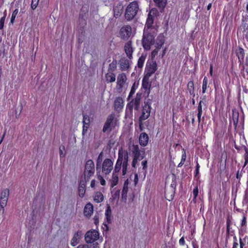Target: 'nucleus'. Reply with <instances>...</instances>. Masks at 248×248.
<instances>
[{"label": "nucleus", "instance_id": "nucleus-1", "mask_svg": "<svg viewBox=\"0 0 248 248\" xmlns=\"http://www.w3.org/2000/svg\"><path fill=\"white\" fill-rule=\"evenodd\" d=\"M128 155L121 148L119 150L118 157L113 173L118 174L122 167L123 175H125L127 170Z\"/></svg>", "mask_w": 248, "mask_h": 248}, {"label": "nucleus", "instance_id": "nucleus-2", "mask_svg": "<svg viewBox=\"0 0 248 248\" xmlns=\"http://www.w3.org/2000/svg\"><path fill=\"white\" fill-rule=\"evenodd\" d=\"M157 32L144 31L142 39V45L143 48L146 50H149L151 47L155 44V37Z\"/></svg>", "mask_w": 248, "mask_h": 248}, {"label": "nucleus", "instance_id": "nucleus-3", "mask_svg": "<svg viewBox=\"0 0 248 248\" xmlns=\"http://www.w3.org/2000/svg\"><path fill=\"white\" fill-rule=\"evenodd\" d=\"M139 9V4L137 1H134L130 3L125 9V19L128 21L133 19L137 14Z\"/></svg>", "mask_w": 248, "mask_h": 248}, {"label": "nucleus", "instance_id": "nucleus-4", "mask_svg": "<svg viewBox=\"0 0 248 248\" xmlns=\"http://www.w3.org/2000/svg\"><path fill=\"white\" fill-rule=\"evenodd\" d=\"M95 173V166L93 161L92 159H88L85 162L83 171V177L82 179L89 181Z\"/></svg>", "mask_w": 248, "mask_h": 248}, {"label": "nucleus", "instance_id": "nucleus-5", "mask_svg": "<svg viewBox=\"0 0 248 248\" xmlns=\"http://www.w3.org/2000/svg\"><path fill=\"white\" fill-rule=\"evenodd\" d=\"M117 120L115 118L114 114H110L106 120L103 128V132L104 133L108 131H111L113 128L117 125Z\"/></svg>", "mask_w": 248, "mask_h": 248}, {"label": "nucleus", "instance_id": "nucleus-6", "mask_svg": "<svg viewBox=\"0 0 248 248\" xmlns=\"http://www.w3.org/2000/svg\"><path fill=\"white\" fill-rule=\"evenodd\" d=\"M113 168V162L109 158H106L101 164L102 173L103 175H107L109 174Z\"/></svg>", "mask_w": 248, "mask_h": 248}, {"label": "nucleus", "instance_id": "nucleus-7", "mask_svg": "<svg viewBox=\"0 0 248 248\" xmlns=\"http://www.w3.org/2000/svg\"><path fill=\"white\" fill-rule=\"evenodd\" d=\"M99 232L96 230L89 231L85 235V241L87 243H93L99 238Z\"/></svg>", "mask_w": 248, "mask_h": 248}, {"label": "nucleus", "instance_id": "nucleus-8", "mask_svg": "<svg viewBox=\"0 0 248 248\" xmlns=\"http://www.w3.org/2000/svg\"><path fill=\"white\" fill-rule=\"evenodd\" d=\"M141 99V94L137 93L135 99H133L128 105L129 109L132 110L133 108H134L135 110H138L140 108Z\"/></svg>", "mask_w": 248, "mask_h": 248}, {"label": "nucleus", "instance_id": "nucleus-9", "mask_svg": "<svg viewBox=\"0 0 248 248\" xmlns=\"http://www.w3.org/2000/svg\"><path fill=\"white\" fill-rule=\"evenodd\" d=\"M154 18L148 16L144 31L157 32V29L155 26L153 25Z\"/></svg>", "mask_w": 248, "mask_h": 248}, {"label": "nucleus", "instance_id": "nucleus-10", "mask_svg": "<svg viewBox=\"0 0 248 248\" xmlns=\"http://www.w3.org/2000/svg\"><path fill=\"white\" fill-rule=\"evenodd\" d=\"M150 112L151 106L150 104L145 103L142 108L141 115L140 117V121L141 122L142 121L147 119L150 116Z\"/></svg>", "mask_w": 248, "mask_h": 248}, {"label": "nucleus", "instance_id": "nucleus-11", "mask_svg": "<svg viewBox=\"0 0 248 248\" xmlns=\"http://www.w3.org/2000/svg\"><path fill=\"white\" fill-rule=\"evenodd\" d=\"M131 33L132 29L130 26H124L120 29V34L123 39H128L131 35Z\"/></svg>", "mask_w": 248, "mask_h": 248}, {"label": "nucleus", "instance_id": "nucleus-12", "mask_svg": "<svg viewBox=\"0 0 248 248\" xmlns=\"http://www.w3.org/2000/svg\"><path fill=\"white\" fill-rule=\"evenodd\" d=\"M83 235L81 231H78L75 232L71 240L70 244L72 247L77 246L80 241Z\"/></svg>", "mask_w": 248, "mask_h": 248}, {"label": "nucleus", "instance_id": "nucleus-13", "mask_svg": "<svg viewBox=\"0 0 248 248\" xmlns=\"http://www.w3.org/2000/svg\"><path fill=\"white\" fill-rule=\"evenodd\" d=\"M127 80V78L124 73H122L118 76L117 79V88L121 91Z\"/></svg>", "mask_w": 248, "mask_h": 248}, {"label": "nucleus", "instance_id": "nucleus-14", "mask_svg": "<svg viewBox=\"0 0 248 248\" xmlns=\"http://www.w3.org/2000/svg\"><path fill=\"white\" fill-rule=\"evenodd\" d=\"M149 78L145 76L142 81V88L145 90V93L148 95L150 92L151 83L149 82Z\"/></svg>", "mask_w": 248, "mask_h": 248}, {"label": "nucleus", "instance_id": "nucleus-15", "mask_svg": "<svg viewBox=\"0 0 248 248\" xmlns=\"http://www.w3.org/2000/svg\"><path fill=\"white\" fill-rule=\"evenodd\" d=\"M124 51L129 59L133 58L132 54L134 51V48L132 47V42L130 41H128L124 45Z\"/></svg>", "mask_w": 248, "mask_h": 248}, {"label": "nucleus", "instance_id": "nucleus-16", "mask_svg": "<svg viewBox=\"0 0 248 248\" xmlns=\"http://www.w3.org/2000/svg\"><path fill=\"white\" fill-rule=\"evenodd\" d=\"M123 10L124 7L123 4L119 2L113 8L114 16L116 18L120 17L123 13Z\"/></svg>", "mask_w": 248, "mask_h": 248}, {"label": "nucleus", "instance_id": "nucleus-17", "mask_svg": "<svg viewBox=\"0 0 248 248\" xmlns=\"http://www.w3.org/2000/svg\"><path fill=\"white\" fill-rule=\"evenodd\" d=\"M89 181L81 179L78 187V195L81 198H83L85 193L86 184Z\"/></svg>", "mask_w": 248, "mask_h": 248}, {"label": "nucleus", "instance_id": "nucleus-18", "mask_svg": "<svg viewBox=\"0 0 248 248\" xmlns=\"http://www.w3.org/2000/svg\"><path fill=\"white\" fill-rule=\"evenodd\" d=\"M124 102L123 99L121 97H117L114 102V109L116 111H119L123 108Z\"/></svg>", "mask_w": 248, "mask_h": 248}, {"label": "nucleus", "instance_id": "nucleus-19", "mask_svg": "<svg viewBox=\"0 0 248 248\" xmlns=\"http://www.w3.org/2000/svg\"><path fill=\"white\" fill-rule=\"evenodd\" d=\"M93 211V206L90 203H87L84 208V215L87 217H91Z\"/></svg>", "mask_w": 248, "mask_h": 248}, {"label": "nucleus", "instance_id": "nucleus-20", "mask_svg": "<svg viewBox=\"0 0 248 248\" xmlns=\"http://www.w3.org/2000/svg\"><path fill=\"white\" fill-rule=\"evenodd\" d=\"M157 69V64L155 62H153L146 67L147 73L146 76L150 77L151 76L154 74Z\"/></svg>", "mask_w": 248, "mask_h": 248}, {"label": "nucleus", "instance_id": "nucleus-21", "mask_svg": "<svg viewBox=\"0 0 248 248\" xmlns=\"http://www.w3.org/2000/svg\"><path fill=\"white\" fill-rule=\"evenodd\" d=\"M149 137L148 135L143 132L140 134L139 137V142L141 146H146L148 143Z\"/></svg>", "mask_w": 248, "mask_h": 248}, {"label": "nucleus", "instance_id": "nucleus-22", "mask_svg": "<svg viewBox=\"0 0 248 248\" xmlns=\"http://www.w3.org/2000/svg\"><path fill=\"white\" fill-rule=\"evenodd\" d=\"M120 68L122 70H126L130 66V61L127 59L123 58L120 61Z\"/></svg>", "mask_w": 248, "mask_h": 248}, {"label": "nucleus", "instance_id": "nucleus-23", "mask_svg": "<svg viewBox=\"0 0 248 248\" xmlns=\"http://www.w3.org/2000/svg\"><path fill=\"white\" fill-rule=\"evenodd\" d=\"M128 150L130 154H132L133 155L140 151L138 145H135L132 143L129 144Z\"/></svg>", "mask_w": 248, "mask_h": 248}, {"label": "nucleus", "instance_id": "nucleus-24", "mask_svg": "<svg viewBox=\"0 0 248 248\" xmlns=\"http://www.w3.org/2000/svg\"><path fill=\"white\" fill-rule=\"evenodd\" d=\"M105 78L107 83L113 82L116 80L115 75L113 73H107L105 75Z\"/></svg>", "mask_w": 248, "mask_h": 248}, {"label": "nucleus", "instance_id": "nucleus-25", "mask_svg": "<svg viewBox=\"0 0 248 248\" xmlns=\"http://www.w3.org/2000/svg\"><path fill=\"white\" fill-rule=\"evenodd\" d=\"M187 90L189 92L190 94L193 97L195 96V93L194 92V83L193 81H190L188 82Z\"/></svg>", "mask_w": 248, "mask_h": 248}, {"label": "nucleus", "instance_id": "nucleus-26", "mask_svg": "<svg viewBox=\"0 0 248 248\" xmlns=\"http://www.w3.org/2000/svg\"><path fill=\"white\" fill-rule=\"evenodd\" d=\"M93 200L96 203H100L104 200V196L101 192H97L94 195Z\"/></svg>", "mask_w": 248, "mask_h": 248}, {"label": "nucleus", "instance_id": "nucleus-27", "mask_svg": "<svg viewBox=\"0 0 248 248\" xmlns=\"http://www.w3.org/2000/svg\"><path fill=\"white\" fill-rule=\"evenodd\" d=\"M119 180V177L118 174L112 173V178L110 180V186L111 187H113L116 186L118 184Z\"/></svg>", "mask_w": 248, "mask_h": 248}, {"label": "nucleus", "instance_id": "nucleus-28", "mask_svg": "<svg viewBox=\"0 0 248 248\" xmlns=\"http://www.w3.org/2000/svg\"><path fill=\"white\" fill-rule=\"evenodd\" d=\"M128 181H125L124 184L123 188L122 191V196L123 198H124L125 199H126L127 197V194L128 192Z\"/></svg>", "mask_w": 248, "mask_h": 248}, {"label": "nucleus", "instance_id": "nucleus-29", "mask_svg": "<svg viewBox=\"0 0 248 248\" xmlns=\"http://www.w3.org/2000/svg\"><path fill=\"white\" fill-rule=\"evenodd\" d=\"M164 43V37L162 35H159L157 39L156 46L158 49H160Z\"/></svg>", "mask_w": 248, "mask_h": 248}, {"label": "nucleus", "instance_id": "nucleus-30", "mask_svg": "<svg viewBox=\"0 0 248 248\" xmlns=\"http://www.w3.org/2000/svg\"><path fill=\"white\" fill-rule=\"evenodd\" d=\"M103 156H104V154H103V152H101L97 158V160H96V170H98V169L99 168H100L101 167V164H102L101 162L102 161V160H103Z\"/></svg>", "mask_w": 248, "mask_h": 248}, {"label": "nucleus", "instance_id": "nucleus-31", "mask_svg": "<svg viewBox=\"0 0 248 248\" xmlns=\"http://www.w3.org/2000/svg\"><path fill=\"white\" fill-rule=\"evenodd\" d=\"M144 151H139L138 152L135 154L133 155V158L138 159L139 160H142L144 157Z\"/></svg>", "mask_w": 248, "mask_h": 248}, {"label": "nucleus", "instance_id": "nucleus-32", "mask_svg": "<svg viewBox=\"0 0 248 248\" xmlns=\"http://www.w3.org/2000/svg\"><path fill=\"white\" fill-rule=\"evenodd\" d=\"M236 55L238 59L240 61L241 60H243L244 58V50L242 48H239L236 51Z\"/></svg>", "mask_w": 248, "mask_h": 248}, {"label": "nucleus", "instance_id": "nucleus-33", "mask_svg": "<svg viewBox=\"0 0 248 248\" xmlns=\"http://www.w3.org/2000/svg\"><path fill=\"white\" fill-rule=\"evenodd\" d=\"M156 5L161 8H164L166 5V0H154Z\"/></svg>", "mask_w": 248, "mask_h": 248}, {"label": "nucleus", "instance_id": "nucleus-34", "mask_svg": "<svg viewBox=\"0 0 248 248\" xmlns=\"http://www.w3.org/2000/svg\"><path fill=\"white\" fill-rule=\"evenodd\" d=\"M111 215V209L110 206L108 205L107 209L105 211V216L106 217L107 220L108 222H109L110 221V217Z\"/></svg>", "mask_w": 248, "mask_h": 248}, {"label": "nucleus", "instance_id": "nucleus-35", "mask_svg": "<svg viewBox=\"0 0 248 248\" xmlns=\"http://www.w3.org/2000/svg\"><path fill=\"white\" fill-rule=\"evenodd\" d=\"M82 123L83 125L89 126L90 124V119L89 116L87 115H83Z\"/></svg>", "mask_w": 248, "mask_h": 248}, {"label": "nucleus", "instance_id": "nucleus-36", "mask_svg": "<svg viewBox=\"0 0 248 248\" xmlns=\"http://www.w3.org/2000/svg\"><path fill=\"white\" fill-rule=\"evenodd\" d=\"M145 59L146 57L143 55H141L139 58L138 61V66L139 68H142L143 67Z\"/></svg>", "mask_w": 248, "mask_h": 248}, {"label": "nucleus", "instance_id": "nucleus-37", "mask_svg": "<svg viewBox=\"0 0 248 248\" xmlns=\"http://www.w3.org/2000/svg\"><path fill=\"white\" fill-rule=\"evenodd\" d=\"M9 195V190L8 189H5L1 193L0 198L2 199L8 200Z\"/></svg>", "mask_w": 248, "mask_h": 248}, {"label": "nucleus", "instance_id": "nucleus-38", "mask_svg": "<svg viewBox=\"0 0 248 248\" xmlns=\"http://www.w3.org/2000/svg\"><path fill=\"white\" fill-rule=\"evenodd\" d=\"M208 79L207 78L205 77L203 79L202 86V92L203 93H205L207 87Z\"/></svg>", "mask_w": 248, "mask_h": 248}, {"label": "nucleus", "instance_id": "nucleus-39", "mask_svg": "<svg viewBox=\"0 0 248 248\" xmlns=\"http://www.w3.org/2000/svg\"><path fill=\"white\" fill-rule=\"evenodd\" d=\"M186 159V153L185 151H184L181 157V160L180 163L178 164V167H181L183 166V165L184 164Z\"/></svg>", "mask_w": 248, "mask_h": 248}, {"label": "nucleus", "instance_id": "nucleus-40", "mask_svg": "<svg viewBox=\"0 0 248 248\" xmlns=\"http://www.w3.org/2000/svg\"><path fill=\"white\" fill-rule=\"evenodd\" d=\"M18 13V10L17 9H15L13 11L12 15V16H11V21H10V22L12 24H13V23L14 22V21L15 20V18H16V16H17Z\"/></svg>", "mask_w": 248, "mask_h": 248}, {"label": "nucleus", "instance_id": "nucleus-41", "mask_svg": "<svg viewBox=\"0 0 248 248\" xmlns=\"http://www.w3.org/2000/svg\"><path fill=\"white\" fill-rule=\"evenodd\" d=\"M158 11L155 9H152L150 11L149 13L148 14V16L150 17H153V18L154 16H155L158 14Z\"/></svg>", "mask_w": 248, "mask_h": 248}, {"label": "nucleus", "instance_id": "nucleus-42", "mask_svg": "<svg viewBox=\"0 0 248 248\" xmlns=\"http://www.w3.org/2000/svg\"><path fill=\"white\" fill-rule=\"evenodd\" d=\"M39 0H32L31 3V8L32 10H35L38 5Z\"/></svg>", "mask_w": 248, "mask_h": 248}, {"label": "nucleus", "instance_id": "nucleus-43", "mask_svg": "<svg viewBox=\"0 0 248 248\" xmlns=\"http://www.w3.org/2000/svg\"><path fill=\"white\" fill-rule=\"evenodd\" d=\"M135 84H136L135 83H134L131 89L130 92L129 94L128 97V99H130V97L133 95V94H134V93H135V91L136 90V88L135 87Z\"/></svg>", "mask_w": 248, "mask_h": 248}, {"label": "nucleus", "instance_id": "nucleus-44", "mask_svg": "<svg viewBox=\"0 0 248 248\" xmlns=\"http://www.w3.org/2000/svg\"><path fill=\"white\" fill-rule=\"evenodd\" d=\"M245 151L246 153L244 155L245 163L243 167H245L248 163V151L246 149Z\"/></svg>", "mask_w": 248, "mask_h": 248}, {"label": "nucleus", "instance_id": "nucleus-45", "mask_svg": "<svg viewBox=\"0 0 248 248\" xmlns=\"http://www.w3.org/2000/svg\"><path fill=\"white\" fill-rule=\"evenodd\" d=\"M97 178L102 186H105L106 185V181L101 175H98Z\"/></svg>", "mask_w": 248, "mask_h": 248}, {"label": "nucleus", "instance_id": "nucleus-46", "mask_svg": "<svg viewBox=\"0 0 248 248\" xmlns=\"http://www.w3.org/2000/svg\"><path fill=\"white\" fill-rule=\"evenodd\" d=\"M141 165L143 167V168L142 169L144 170V173H146V170H147V162L146 160H143V161H142L141 162Z\"/></svg>", "mask_w": 248, "mask_h": 248}, {"label": "nucleus", "instance_id": "nucleus-47", "mask_svg": "<svg viewBox=\"0 0 248 248\" xmlns=\"http://www.w3.org/2000/svg\"><path fill=\"white\" fill-rule=\"evenodd\" d=\"M159 49H158V48L156 47V49H154V50L152 51V52L151 53L152 59H154L156 56V55L158 53V51Z\"/></svg>", "mask_w": 248, "mask_h": 248}, {"label": "nucleus", "instance_id": "nucleus-48", "mask_svg": "<svg viewBox=\"0 0 248 248\" xmlns=\"http://www.w3.org/2000/svg\"><path fill=\"white\" fill-rule=\"evenodd\" d=\"M7 201L8 200L7 199H0V206H5L6 205V204H7Z\"/></svg>", "mask_w": 248, "mask_h": 248}, {"label": "nucleus", "instance_id": "nucleus-49", "mask_svg": "<svg viewBox=\"0 0 248 248\" xmlns=\"http://www.w3.org/2000/svg\"><path fill=\"white\" fill-rule=\"evenodd\" d=\"M193 193L194 195V199H196L198 194V188L197 186L193 189Z\"/></svg>", "mask_w": 248, "mask_h": 248}, {"label": "nucleus", "instance_id": "nucleus-50", "mask_svg": "<svg viewBox=\"0 0 248 248\" xmlns=\"http://www.w3.org/2000/svg\"><path fill=\"white\" fill-rule=\"evenodd\" d=\"M65 149V147L64 146H61L59 148L60 150V157H62L64 156V154L63 153V151Z\"/></svg>", "mask_w": 248, "mask_h": 248}, {"label": "nucleus", "instance_id": "nucleus-51", "mask_svg": "<svg viewBox=\"0 0 248 248\" xmlns=\"http://www.w3.org/2000/svg\"><path fill=\"white\" fill-rule=\"evenodd\" d=\"M5 17H2L0 19V30L3 28L4 24L5 22Z\"/></svg>", "mask_w": 248, "mask_h": 248}, {"label": "nucleus", "instance_id": "nucleus-52", "mask_svg": "<svg viewBox=\"0 0 248 248\" xmlns=\"http://www.w3.org/2000/svg\"><path fill=\"white\" fill-rule=\"evenodd\" d=\"M93 244L88 245L89 248H100L98 243H93Z\"/></svg>", "mask_w": 248, "mask_h": 248}, {"label": "nucleus", "instance_id": "nucleus-53", "mask_svg": "<svg viewBox=\"0 0 248 248\" xmlns=\"http://www.w3.org/2000/svg\"><path fill=\"white\" fill-rule=\"evenodd\" d=\"M202 101H201L199 102V105L198 106V108H197V109H198V113H202Z\"/></svg>", "mask_w": 248, "mask_h": 248}, {"label": "nucleus", "instance_id": "nucleus-54", "mask_svg": "<svg viewBox=\"0 0 248 248\" xmlns=\"http://www.w3.org/2000/svg\"><path fill=\"white\" fill-rule=\"evenodd\" d=\"M138 160H139V159H136V158H133V160H132V166L133 168L136 167Z\"/></svg>", "mask_w": 248, "mask_h": 248}, {"label": "nucleus", "instance_id": "nucleus-55", "mask_svg": "<svg viewBox=\"0 0 248 248\" xmlns=\"http://www.w3.org/2000/svg\"><path fill=\"white\" fill-rule=\"evenodd\" d=\"M89 127V126H88L86 125H85V126L83 125V129H82V135H84L85 134L87 133Z\"/></svg>", "mask_w": 248, "mask_h": 248}, {"label": "nucleus", "instance_id": "nucleus-56", "mask_svg": "<svg viewBox=\"0 0 248 248\" xmlns=\"http://www.w3.org/2000/svg\"><path fill=\"white\" fill-rule=\"evenodd\" d=\"M185 241L184 238L183 237H182L179 240V244L181 246H184L185 245Z\"/></svg>", "mask_w": 248, "mask_h": 248}, {"label": "nucleus", "instance_id": "nucleus-57", "mask_svg": "<svg viewBox=\"0 0 248 248\" xmlns=\"http://www.w3.org/2000/svg\"><path fill=\"white\" fill-rule=\"evenodd\" d=\"M77 248H89L88 245L87 244H81L78 245Z\"/></svg>", "mask_w": 248, "mask_h": 248}, {"label": "nucleus", "instance_id": "nucleus-58", "mask_svg": "<svg viewBox=\"0 0 248 248\" xmlns=\"http://www.w3.org/2000/svg\"><path fill=\"white\" fill-rule=\"evenodd\" d=\"M239 243H240V248H244V247L245 246V244L242 241L241 238H240V239H239Z\"/></svg>", "mask_w": 248, "mask_h": 248}, {"label": "nucleus", "instance_id": "nucleus-59", "mask_svg": "<svg viewBox=\"0 0 248 248\" xmlns=\"http://www.w3.org/2000/svg\"><path fill=\"white\" fill-rule=\"evenodd\" d=\"M95 185V180H92L91 182L90 186L92 188H94Z\"/></svg>", "mask_w": 248, "mask_h": 248}, {"label": "nucleus", "instance_id": "nucleus-60", "mask_svg": "<svg viewBox=\"0 0 248 248\" xmlns=\"http://www.w3.org/2000/svg\"><path fill=\"white\" fill-rule=\"evenodd\" d=\"M93 219L94 221V223L97 224L99 222L98 217L97 216H95L93 217Z\"/></svg>", "mask_w": 248, "mask_h": 248}, {"label": "nucleus", "instance_id": "nucleus-61", "mask_svg": "<svg viewBox=\"0 0 248 248\" xmlns=\"http://www.w3.org/2000/svg\"><path fill=\"white\" fill-rule=\"evenodd\" d=\"M246 223V217H244L241 221V225L244 226V225H245Z\"/></svg>", "mask_w": 248, "mask_h": 248}, {"label": "nucleus", "instance_id": "nucleus-62", "mask_svg": "<svg viewBox=\"0 0 248 248\" xmlns=\"http://www.w3.org/2000/svg\"><path fill=\"white\" fill-rule=\"evenodd\" d=\"M202 115V113H198L197 114V117L198 119V122L200 124L201 122V116Z\"/></svg>", "mask_w": 248, "mask_h": 248}, {"label": "nucleus", "instance_id": "nucleus-63", "mask_svg": "<svg viewBox=\"0 0 248 248\" xmlns=\"http://www.w3.org/2000/svg\"><path fill=\"white\" fill-rule=\"evenodd\" d=\"M238 243L236 242H233L232 248H238Z\"/></svg>", "mask_w": 248, "mask_h": 248}, {"label": "nucleus", "instance_id": "nucleus-64", "mask_svg": "<svg viewBox=\"0 0 248 248\" xmlns=\"http://www.w3.org/2000/svg\"><path fill=\"white\" fill-rule=\"evenodd\" d=\"M4 207L5 206H0V214H3L4 212Z\"/></svg>", "mask_w": 248, "mask_h": 248}]
</instances>
